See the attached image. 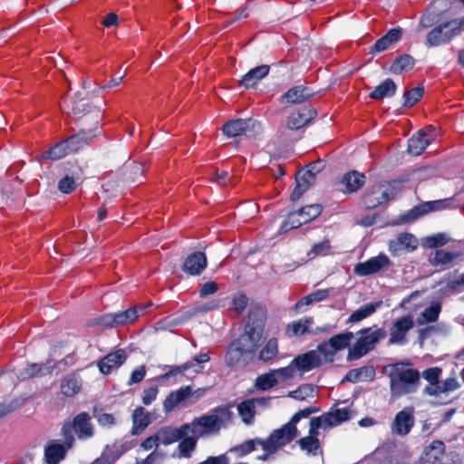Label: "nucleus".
<instances>
[{"mask_svg": "<svg viewBox=\"0 0 464 464\" xmlns=\"http://www.w3.org/2000/svg\"><path fill=\"white\" fill-rule=\"evenodd\" d=\"M410 363L397 362L389 374L390 389L392 397H401L418 391L420 385V373Z\"/></svg>", "mask_w": 464, "mask_h": 464, "instance_id": "1", "label": "nucleus"}, {"mask_svg": "<svg viewBox=\"0 0 464 464\" xmlns=\"http://www.w3.org/2000/svg\"><path fill=\"white\" fill-rule=\"evenodd\" d=\"M232 412L227 406L216 407L208 414L196 418L190 425L189 432L203 437L208 434H217L222 427L231 421Z\"/></svg>", "mask_w": 464, "mask_h": 464, "instance_id": "2", "label": "nucleus"}, {"mask_svg": "<svg viewBox=\"0 0 464 464\" xmlns=\"http://www.w3.org/2000/svg\"><path fill=\"white\" fill-rule=\"evenodd\" d=\"M358 334V340L349 348L348 362L358 360L372 351L376 344L386 337L387 333L384 328L368 327L360 330Z\"/></svg>", "mask_w": 464, "mask_h": 464, "instance_id": "3", "label": "nucleus"}, {"mask_svg": "<svg viewBox=\"0 0 464 464\" xmlns=\"http://www.w3.org/2000/svg\"><path fill=\"white\" fill-rule=\"evenodd\" d=\"M146 308L145 305L137 304L125 311L107 314L100 317L98 324L110 328L133 324L139 317L145 314Z\"/></svg>", "mask_w": 464, "mask_h": 464, "instance_id": "4", "label": "nucleus"}, {"mask_svg": "<svg viewBox=\"0 0 464 464\" xmlns=\"http://www.w3.org/2000/svg\"><path fill=\"white\" fill-rule=\"evenodd\" d=\"M322 429L313 418L310 420L309 434L299 439L296 443L309 456L323 455V448L319 440V430Z\"/></svg>", "mask_w": 464, "mask_h": 464, "instance_id": "5", "label": "nucleus"}, {"mask_svg": "<svg viewBox=\"0 0 464 464\" xmlns=\"http://www.w3.org/2000/svg\"><path fill=\"white\" fill-rule=\"evenodd\" d=\"M453 23L454 22H446L432 29L427 35L426 44L428 46H437L441 44L449 43L454 36L461 32L462 25L464 24V21H461L458 26L444 31L450 27Z\"/></svg>", "mask_w": 464, "mask_h": 464, "instance_id": "6", "label": "nucleus"}, {"mask_svg": "<svg viewBox=\"0 0 464 464\" xmlns=\"http://www.w3.org/2000/svg\"><path fill=\"white\" fill-rule=\"evenodd\" d=\"M392 263L390 258L383 253H380L377 256L372 257L365 262L358 263L354 266V273L359 276H367L388 270Z\"/></svg>", "mask_w": 464, "mask_h": 464, "instance_id": "7", "label": "nucleus"}, {"mask_svg": "<svg viewBox=\"0 0 464 464\" xmlns=\"http://www.w3.org/2000/svg\"><path fill=\"white\" fill-rule=\"evenodd\" d=\"M291 441L278 430H273L270 436L261 441H257V445L261 446L265 453L258 457V459L266 461L276 454L279 450Z\"/></svg>", "mask_w": 464, "mask_h": 464, "instance_id": "8", "label": "nucleus"}, {"mask_svg": "<svg viewBox=\"0 0 464 464\" xmlns=\"http://www.w3.org/2000/svg\"><path fill=\"white\" fill-rule=\"evenodd\" d=\"M414 326L411 315H405L397 319L390 328L389 344L402 345L407 342V334Z\"/></svg>", "mask_w": 464, "mask_h": 464, "instance_id": "9", "label": "nucleus"}, {"mask_svg": "<svg viewBox=\"0 0 464 464\" xmlns=\"http://www.w3.org/2000/svg\"><path fill=\"white\" fill-rule=\"evenodd\" d=\"M414 423V408L405 407L396 414L392 423V431L397 435L405 436L410 433Z\"/></svg>", "mask_w": 464, "mask_h": 464, "instance_id": "10", "label": "nucleus"}, {"mask_svg": "<svg viewBox=\"0 0 464 464\" xmlns=\"http://www.w3.org/2000/svg\"><path fill=\"white\" fill-rule=\"evenodd\" d=\"M317 115L314 109L304 106L293 111L286 119V127L297 130L309 124Z\"/></svg>", "mask_w": 464, "mask_h": 464, "instance_id": "11", "label": "nucleus"}, {"mask_svg": "<svg viewBox=\"0 0 464 464\" xmlns=\"http://www.w3.org/2000/svg\"><path fill=\"white\" fill-rule=\"evenodd\" d=\"M190 425L183 424L179 428L164 426L156 432L160 444L170 445L180 440L189 433Z\"/></svg>", "mask_w": 464, "mask_h": 464, "instance_id": "12", "label": "nucleus"}, {"mask_svg": "<svg viewBox=\"0 0 464 464\" xmlns=\"http://www.w3.org/2000/svg\"><path fill=\"white\" fill-rule=\"evenodd\" d=\"M320 409L315 406L307 407L296 412L291 420L278 430L290 440L293 441L299 435L296 424L302 418H308L311 414L318 412Z\"/></svg>", "mask_w": 464, "mask_h": 464, "instance_id": "13", "label": "nucleus"}, {"mask_svg": "<svg viewBox=\"0 0 464 464\" xmlns=\"http://www.w3.org/2000/svg\"><path fill=\"white\" fill-rule=\"evenodd\" d=\"M351 411L347 408L337 409L324 413L319 417L313 418L323 430H328L350 420Z\"/></svg>", "mask_w": 464, "mask_h": 464, "instance_id": "14", "label": "nucleus"}, {"mask_svg": "<svg viewBox=\"0 0 464 464\" xmlns=\"http://www.w3.org/2000/svg\"><path fill=\"white\" fill-rule=\"evenodd\" d=\"M69 450L59 440H51L44 446V461L47 464H59L66 458Z\"/></svg>", "mask_w": 464, "mask_h": 464, "instance_id": "15", "label": "nucleus"}, {"mask_svg": "<svg viewBox=\"0 0 464 464\" xmlns=\"http://www.w3.org/2000/svg\"><path fill=\"white\" fill-rule=\"evenodd\" d=\"M70 421L79 440H86L93 436L94 428L88 412H81Z\"/></svg>", "mask_w": 464, "mask_h": 464, "instance_id": "16", "label": "nucleus"}, {"mask_svg": "<svg viewBox=\"0 0 464 464\" xmlns=\"http://www.w3.org/2000/svg\"><path fill=\"white\" fill-rule=\"evenodd\" d=\"M388 200L389 196L387 188L382 185L372 186L362 198V203L368 209H373L382 204L388 202Z\"/></svg>", "mask_w": 464, "mask_h": 464, "instance_id": "17", "label": "nucleus"}, {"mask_svg": "<svg viewBox=\"0 0 464 464\" xmlns=\"http://www.w3.org/2000/svg\"><path fill=\"white\" fill-rule=\"evenodd\" d=\"M322 362L323 361L320 355L314 350L300 354L292 361L295 371L297 370L299 372H309L319 367Z\"/></svg>", "mask_w": 464, "mask_h": 464, "instance_id": "18", "label": "nucleus"}, {"mask_svg": "<svg viewBox=\"0 0 464 464\" xmlns=\"http://www.w3.org/2000/svg\"><path fill=\"white\" fill-rule=\"evenodd\" d=\"M208 266L207 256L198 251L190 254L184 261L183 271L190 276L200 275Z\"/></svg>", "mask_w": 464, "mask_h": 464, "instance_id": "19", "label": "nucleus"}, {"mask_svg": "<svg viewBox=\"0 0 464 464\" xmlns=\"http://www.w3.org/2000/svg\"><path fill=\"white\" fill-rule=\"evenodd\" d=\"M255 126L256 121L252 119H237L224 124L222 130L226 136L232 138L246 134L247 130H253Z\"/></svg>", "mask_w": 464, "mask_h": 464, "instance_id": "20", "label": "nucleus"}, {"mask_svg": "<svg viewBox=\"0 0 464 464\" xmlns=\"http://www.w3.org/2000/svg\"><path fill=\"white\" fill-rule=\"evenodd\" d=\"M192 389L190 386H184L177 391L171 392L163 402L165 412H170L179 404L186 401L192 395Z\"/></svg>", "mask_w": 464, "mask_h": 464, "instance_id": "21", "label": "nucleus"}, {"mask_svg": "<svg viewBox=\"0 0 464 464\" xmlns=\"http://www.w3.org/2000/svg\"><path fill=\"white\" fill-rule=\"evenodd\" d=\"M127 359L124 350H118L103 357L98 363L103 374H110L113 369L119 368Z\"/></svg>", "mask_w": 464, "mask_h": 464, "instance_id": "22", "label": "nucleus"}, {"mask_svg": "<svg viewBox=\"0 0 464 464\" xmlns=\"http://www.w3.org/2000/svg\"><path fill=\"white\" fill-rule=\"evenodd\" d=\"M312 96L313 93L307 87L297 85L290 88L280 100L282 103L297 104L308 101Z\"/></svg>", "mask_w": 464, "mask_h": 464, "instance_id": "23", "label": "nucleus"}, {"mask_svg": "<svg viewBox=\"0 0 464 464\" xmlns=\"http://www.w3.org/2000/svg\"><path fill=\"white\" fill-rule=\"evenodd\" d=\"M402 36L401 29H390L385 35L376 41L371 47L370 53L374 54L387 50L392 44L398 43Z\"/></svg>", "mask_w": 464, "mask_h": 464, "instance_id": "24", "label": "nucleus"}, {"mask_svg": "<svg viewBox=\"0 0 464 464\" xmlns=\"http://www.w3.org/2000/svg\"><path fill=\"white\" fill-rule=\"evenodd\" d=\"M365 181L366 177L363 173L352 170L343 176L340 184L345 188L343 189L344 193H354L365 184Z\"/></svg>", "mask_w": 464, "mask_h": 464, "instance_id": "25", "label": "nucleus"}, {"mask_svg": "<svg viewBox=\"0 0 464 464\" xmlns=\"http://www.w3.org/2000/svg\"><path fill=\"white\" fill-rule=\"evenodd\" d=\"M460 253L449 252L443 249H438L431 253L429 258L431 266L446 269L451 266L456 258L460 256Z\"/></svg>", "mask_w": 464, "mask_h": 464, "instance_id": "26", "label": "nucleus"}, {"mask_svg": "<svg viewBox=\"0 0 464 464\" xmlns=\"http://www.w3.org/2000/svg\"><path fill=\"white\" fill-rule=\"evenodd\" d=\"M266 320V309L261 304H251L245 325H250L259 330H264Z\"/></svg>", "mask_w": 464, "mask_h": 464, "instance_id": "27", "label": "nucleus"}, {"mask_svg": "<svg viewBox=\"0 0 464 464\" xmlns=\"http://www.w3.org/2000/svg\"><path fill=\"white\" fill-rule=\"evenodd\" d=\"M430 143V138L424 130H420L412 136L408 141V151L414 155H420Z\"/></svg>", "mask_w": 464, "mask_h": 464, "instance_id": "28", "label": "nucleus"}, {"mask_svg": "<svg viewBox=\"0 0 464 464\" xmlns=\"http://www.w3.org/2000/svg\"><path fill=\"white\" fill-rule=\"evenodd\" d=\"M375 376V370L372 366H362L350 370L343 382H358L371 381Z\"/></svg>", "mask_w": 464, "mask_h": 464, "instance_id": "29", "label": "nucleus"}, {"mask_svg": "<svg viewBox=\"0 0 464 464\" xmlns=\"http://www.w3.org/2000/svg\"><path fill=\"white\" fill-rule=\"evenodd\" d=\"M314 324L312 317L302 318L288 324L285 327V334L288 337L302 336L310 333V327Z\"/></svg>", "mask_w": 464, "mask_h": 464, "instance_id": "30", "label": "nucleus"}, {"mask_svg": "<svg viewBox=\"0 0 464 464\" xmlns=\"http://www.w3.org/2000/svg\"><path fill=\"white\" fill-rule=\"evenodd\" d=\"M269 69L270 67L265 64L251 69L246 74L243 76L242 80L240 81V84L246 88L254 86L268 74Z\"/></svg>", "mask_w": 464, "mask_h": 464, "instance_id": "31", "label": "nucleus"}, {"mask_svg": "<svg viewBox=\"0 0 464 464\" xmlns=\"http://www.w3.org/2000/svg\"><path fill=\"white\" fill-rule=\"evenodd\" d=\"M122 454V450L116 444L107 445L101 456L95 459L91 464H115Z\"/></svg>", "mask_w": 464, "mask_h": 464, "instance_id": "32", "label": "nucleus"}, {"mask_svg": "<svg viewBox=\"0 0 464 464\" xmlns=\"http://www.w3.org/2000/svg\"><path fill=\"white\" fill-rule=\"evenodd\" d=\"M82 387L79 376L74 373L65 376L61 382V392L66 397H73Z\"/></svg>", "mask_w": 464, "mask_h": 464, "instance_id": "33", "label": "nucleus"}, {"mask_svg": "<svg viewBox=\"0 0 464 464\" xmlns=\"http://www.w3.org/2000/svg\"><path fill=\"white\" fill-rule=\"evenodd\" d=\"M459 387V383L456 378H448L443 382H439L437 387H425L423 392L430 396H437L440 393H447L453 392Z\"/></svg>", "mask_w": 464, "mask_h": 464, "instance_id": "34", "label": "nucleus"}, {"mask_svg": "<svg viewBox=\"0 0 464 464\" xmlns=\"http://www.w3.org/2000/svg\"><path fill=\"white\" fill-rule=\"evenodd\" d=\"M450 205L448 199H440V200H434V201H429L426 203H423L418 207H415L411 214L413 215V218H418L421 215L432 212V211H438L441 209H445Z\"/></svg>", "mask_w": 464, "mask_h": 464, "instance_id": "35", "label": "nucleus"}, {"mask_svg": "<svg viewBox=\"0 0 464 464\" xmlns=\"http://www.w3.org/2000/svg\"><path fill=\"white\" fill-rule=\"evenodd\" d=\"M396 84L392 79H386L370 93L372 100H382L391 97L396 92Z\"/></svg>", "mask_w": 464, "mask_h": 464, "instance_id": "36", "label": "nucleus"}, {"mask_svg": "<svg viewBox=\"0 0 464 464\" xmlns=\"http://www.w3.org/2000/svg\"><path fill=\"white\" fill-rule=\"evenodd\" d=\"M278 339L272 337L259 352L258 359L264 362H269L278 355Z\"/></svg>", "mask_w": 464, "mask_h": 464, "instance_id": "37", "label": "nucleus"}, {"mask_svg": "<svg viewBox=\"0 0 464 464\" xmlns=\"http://www.w3.org/2000/svg\"><path fill=\"white\" fill-rule=\"evenodd\" d=\"M193 366V361H188L185 363L179 366H168L169 371L166 372L164 374L159 376L158 379L161 381H168L171 377H177V381L180 382L182 381L185 372L192 368Z\"/></svg>", "mask_w": 464, "mask_h": 464, "instance_id": "38", "label": "nucleus"}, {"mask_svg": "<svg viewBox=\"0 0 464 464\" xmlns=\"http://www.w3.org/2000/svg\"><path fill=\"white\" fill-rule=\"evenodd\" d=\"M68 145L66 144L65 140H62L55 145H53L52 148H50L48 150L44 151L41 154V158L44 160H60L68 154H70L68 150Z\"/></svg>", "mask_w": 464, "mask_h": 464, "instance_id": "39", "label": "nucleus"}, {"mask_svg": "<svg viewBox=\"0 0 464 464\" xmlns=\"http://www.w3.org/2000/svg\"><path fill=\"white\" fill-rule=\"evenodd\" d=\"M415 64L414 59L409 54L400 55L395 59L391 66L393 73H402L411 71Z\"/></svg>", "mask_w": 464, "mask_h": 464, "instance_id": "40", "label": "nucleus"}, {"mask_svg": "<svg viewBox=\"0 0 464 464\" xmlns=\"http://www.w3.org/2000/svg\"><path fill=\"white\" fill-rule=\"evenodd\" d=\"M237 411L242 420L249 425L254 421L256 414V405L254 400H246L237 405Z\"/></svg>", "mask_w": 464, "mask_h": 464, "instance_id": "41", "label": "nucleus"}, {"mask_svg": "<svg viewBox=\"0 0 464 464\" xmlns=\"http://www.w3.org/2000/svg\"><path fill=\"white\" fill-rule=\"evenodd\" d=\"M198 436L197 434H192L191 436H185L180 440L179 444V451L181 457L188 458L191 456V453L195 450L197 446V441L198 440Z\"/></svg>", "mask_w": 464, "mask_h": 464, "instance_id": "42", "label": "nucleus"}, {"mask_svg": "<svg viewBox=\"0 0 464 464\" xmlns=\"http://www.w3.org/2000/svg\"><path fill=\"white\" fill-rule=\"evenodd\" d=\"M329 296V290L328 289H320L317 291H314L308 295L302 297L300 300L297 301L295 304V309H299L303 305H309L314 303H317L320 301H323L326 299Z\"/></svg>", "mask_w": 464, "mask_h": 464, "instance_id": "43", "label": "nucleus"}, {"mask_svg": "<svg viewBox=\"0 0 464 464\" xmlns=\"http://www.w3.org/2000/svg\"><path fill=\"white\" fill-rule=\"evenodd\" d=\"M380 304H367L361 307L360 309L354 311L349 317V323H358L370 315L375 313L376 309L379 307Z\"/></svg>", "mask_w": 464, "mask_h": 464, "instance_id": "44", "label": "nucleus"}, {"mask_svg": "<svg viewBox=\"0 0 464 464\" xmlns=\"http://www.w3.org/2000/svg\"><path fill=\"white\" fill-rule=\"evenodd\" d=\"M245 354L246 353L239 348V346L232 342L229 344L225 356L226 363L230 367L236 366L241 362V359Z\"/></svg>", "mask_w": 464, "mask_h": 464, "instance_id": "45", "label": "nucleus"}, {"mask_svg": "<svg viewBox=\"0 0 464 464\" xmlns=\"http://www.w3.org/2000/svg\"><path fill=\"white\" fill-rule=\"evenodd\" d=\"M354 335L352 332H345L333 336L329 339V342L332 343L334 349L337 353L338 351L348 347Z\"/></svg>", "mask_w": 464, "mask_h": 464, "instance_id": "46", "label": "nucleus"}, {"mask_svg": "<svg viewBox=\"0 0 464 464\" xmlns=\"http://www.w3.org/2000/svg\"><path fill=\"white\" fill-rule=\"evenodd\" d=\"M323 208L320 204L307 205L297 210L302 222L308 223L316 218L322 212Z\"/></svg>", "mask_w": 464, "mask_h": 464, "instance_id": "47", "label": "nucleus"}, {"mask_svg": "<svg viewBox=\"0 0 464 464\" xmlns=\"http://www.w3.org/2000/svg\"><path fill=\"white\" fill-rule=\"evenodd\" d=\"M278 380L273 371L261 374L256 378V386L260 391H267L277 385Z\"/></svg>", "mask_w": 464, "mask_h": 464, "instance_id": "48", "label": "nucleus"}, {"mask_svg": "<svg viewBox=\"0 0 464 464\" xmlns=\"http://www.w3.org/2000/svg\"><path fill=\"white\" fill-rule=\"evenodd\" d=\"M332 253L331 242L325 238L323 241L314 244L311 250L307 253L310 259H314L320 256H328Z\"/></svg>", "mask_w": 464, "mask_h": 464, "instance_id": "49", "label": "nucleus"}, {"mask_svg": "<svg viewBox=\"0 0 464 464\" xmlns=\"http://www.w3.org/2000/svg\"><path fill=\"white\" fill-rule=\"evenodd\" d=\"M440 309L441 307L439 304H433L424 309V311L420 314V316L418 318V324H424L427 323L436 322L439 318Z\"/></svg>", "mask_w": 464, "mask_h": 464, "instance_id": "50", "label": "nucleus"}, {"mask_svg": "<svg viewBox=\"0 0 464 464\" xmlns=\"http://www.w3.org/2000/svg\"><path fill=\"white\" fill-rule=\"evenodd\" d=\"M133 423L135 430H143L150 423L149 413L143 407H138L133 412Z\"/></svg>", "mask_w": 464, "mask_h": 464, "instance_id": "51", "label": "nucleus"}, {"mask_svg": "<svg viewBox=\"0 0 464 464\" xmlns=\"http://www.w3.org/2000/svg\"><path fill=\"white\" fill-rule=\"evenodd\" d=\"M424 88L423 87H415L411 90H408L404 92V103L405 107H412L414 106L423 96Z\"/></svg>", "mask_w": 464, "mask_h": 464, "instance_id": "52", "label": "nucleus"}, {"mask_svg": "<svg viewBox=\"0 0 464 464\" xmlns=\"http://www.w3.org/2000/svg\"><path fill=\"white\" fill-rule=\"evenodd\" d=\"M442 370L440 367H430L422 372L421 375L428 382L426 387H437Z\"/></svg>", "mask_w": 464, "mask_h": 464, "instance_id": "53", "label": "nucleus"}, {"mask_svg": "<svg viewBox=\"0 0 464 464\" xmlns=\"http://www.w3.org/2000/svg\"><path fill=\"white\" fill-rule=\"evenodd\" d=\"M316 387L313 384H303L295 391L290 393V396L295 400L304 401L308 397H314Z\"/></svg>", "mask_w": 464, "mask_h": 464, "instance_id": "54", "label": "nucleus"}, {"mask_svg": "<svg viewBox=\"0 0 464 464\" xmlns=\"http://www.w3.org/2000/svg\"><path fill=\"white\" fill-rule=\"evenodd\" d=\"M72 430H74L73 427L72 426V423L70 420L65 421L61 429V434L63 438V441L62 444H63L65 447L69 448L70 450L73 448L75 443V438L72 434Z\"/></svg>", "mask_w": 464, "mask_h": 464, "instance_id": "55", "label": "nucleus"}, {"mask_svg": "<svg viewBox=\"0 0 464 464\" xmlns=\"http://www.w3.org/2000/svg\"><path fill=\"white\" fill-rule=\"evenodd\" d=\"M53 368L44 364L33 363L25 369V374L29 378H34L38 376H44L50 374Z\"/></svg>", "mask_w": 464, "mask_h": 464, "instance_id": "56", "label": "nucleus"}, {"mask_svg": "<svg viewBox=\"0 0 464 464\" xmlns=\"http://www.w3.org/2000/svg\"><path fill=\"white\" fill-rule=\"evenodd\" d=\"M248 304V298L243 293L235 295L231 304V309L235 312L237 316H239L246 309Z\"/></svg>", "mask_w": 464, "mask_h": 464, "instance_id": "57", "label": "nucleus"}, {"mask_svg": "<svg viewBox=\"0 0 464 464\" xmlns=\"http://www.w3.org/2000/svg\"><path fill=\"white\" fill-rule=\"evenodd\" d=\"M64 140L68 145L70 154L77 152L86 144V140L80 133L72 135Z\"/></svg>", "mask_w": 464, "mask_h": 464, "instance_id": "58", "label": "nucleus"}, {"mask_svg": "<svg viewBox=\"0 0 464 464\" xmlns=\"http://www.w3.org/2000/svg\"><path fill=\"white\" fill-rule=\"evenodd\" d=\"M261 440H262V439H258V438H256L254 440H246L244 443L240 444L239 446L235 447L231 450L238 453L239 456H245V455L252 452L253 450H255L256 447L258 446L257 441H261Z\"/></svg>", "mask_w": 464, "mask_h": 464, "instance_id": "59", "label": "nucleus"}, {"mask_svg": "<svg viewBox=\"0 0 464 464\" xmlns=\"http://www.w3.org/2000/svg\"><path fill=\"white\" fill-rule=\"evenodd\" d=\"M263 333L264 330H259L258 328L250 325H245L243 335L246 336L248 341L259 346Z\"/></svg>", "mask_w": 464, "mask_h": 464, "instance_id": "60", "label": "nucleus"}, {"mask_svg": "<svg viewBox=\"0 0 464 464\" xmlns=\"http://www.w3.org/2000/svg\"><path fill=\"white\" fill-rule=\"evenodd\" d=\"M306 224L305 222H302V218H300L297 211L292 212L287 216V218L285 220L282 228L285 230H289L293 228H297L302 225Z\"/></svg>", "mask_w": 464, "mask_h": 464, "instance_id": "61", "label": "nucleus"}, {"mask_svg": "<svg viewBox=\"0 0 464 464\" xmlns=\"http://www.w3.org/2000/svg\"><path fill=\"white\" fill-rule=\"evenodd\" d=\"M449 242L444 234L439 233L425 238L424 245L429 248H437L442 246Z\"/></svg>", "mask_w": 464, "mask_h": 464, "instance_id": "62", "label": "nucleus"}, {"mask_svg": "<svg viewBox=\"0 0 464 464\" xmlns=\"http://www.w3.org/2000/svg\"><path fill=\"white\" fill-rule=\"evenodd\" d=\"M246 353H254L258 348L254 343L247 340L243 334L239 338L233 341Z\"/></svg>", "mask_w": 464, "mask_h": 464, "instance_id": "63", "label": "nucleus"}, {"mask_svg": "<svg viewBox=\"0 0 464 464\" xmlns=\"http://www.w3.org/2000/svg\"><path fill=\"white\" fill-rule=\"evenodd\" d=\"M317 353L324 355V361H333L336 352L332 343L327 341L320 343L317 346Z\"/></svg>", "mask_w": 464, "mask_h": 464, "instance_id": "64", "label": "nucleus"}]
</instances>
